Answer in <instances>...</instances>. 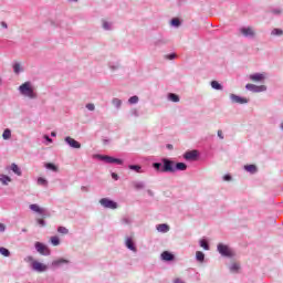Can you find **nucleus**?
Instances as JSON below:
<instances>
[{
  "instance_id": "1",
  "label": "nucleus",
  "mask_w": 283,
  "mask_h": 283,
  "mask_svg": "<svg viewBox=\"0 0 283 283\" xmlns=\"http://www.w3.org/2000/svg\"><path fill=\"white\" fill-rule=\"evenodd\" d=\"M19 92L22 94V96H27V98H36L34 86H32L31 82H24L22 85H20Z\"/></svg>"
},
{
  "instance_id": "2",
  "label": "nucleus",
  "mask_w": 283,
  "mask_h": 283,
  "mask_svg": "<svg viewBox=\"0 0 283 283\" xmlns=\"http://www.w3.org/2000/svg\"><path fill=\"white\" fill-rule=\"evenodd\" d=\"M29 207L31 211H34V213H39L42 217L41 219H36L38 224H40V227H45V218H48V216L45 214V209L41 208L36 203H32Z\"/></svg>"
},
{
  "instance_id": "3",
  "label": "nucleus",
  "mask_w": 283,
  "mask_h": 283,
  "mask_svg": "<svg viewBox=\"0 0 283 283\" xmlns=\"http://www.w3.org/2000/svg\"><path fill=\"white\" fill-rule=\"evenodd\" d=\"M24 260L25 262H30L33 271H36L38 273H44V271H48V266L44 263L34 260L33 256H27Z\"/></svg>"
},
{
  "instance_id": "4",
  "label": "nucleus",
  "mask_w": 283,
  "mask_h": 283,
  "mask_svg": "<svg viewBox=\"0 0 283 283\" xmlns=\"http://www.w3.org/2000/svg\"><path fill=\"white\" fill-rule=\"evenodd\" d=\"M161 174H174L176 171V163L167 158L161 159Z\"/></svg>"
},
{
  "instance_id": "5",
  "label": "nucleus",
  "mask_w": 283,
  "mask_h": 283,
  "mask_svg": "<svg viewBox=\"0 0 283 283\" xmlns=\"http://www.w3.org/2000/svg\"><path fill=\"white\" fill-rule=\"evenodd\" d=\"M217 249L218 252L224 258H233V251L231 250V248H229V245L219 243Z\"/></svg>"
},
{
  "instance_id": "6",
  "label": "nucleus",
  "mask_w": 283,
  "mask_h": 283,
  "mask_svg": "<svg viewBox=\"0 0 283 283\" xmlns=\"http://www.w3.org/2000/svg\"><path fill=\"white\" fill-rule=\"evenodd\" d=\"M97 158H99V160H103L104 163H107L108 165H123V160L118 159V158H114L112 156H107V155H97Z\"/></svg>"
},
{
  "instance_id": "7",
  "label": "nucleus",
  "mask_w": 283,
  "mask_h": 283,
  "mask_svg": "<svg viewBox=\"0 0 283 283\" xmlns=\"http://www.w3.org/2000/svg\"><path fill=\"white\" fill-rule=\"evenodd\" d=\"M99 203L102 207H105V209H118V203H116V201L109 200L108 198L101 199Z\"/></svg>"
},
{
  "instance_id": "8",
  "label": "nucleus",
  "mask_w": 283,
  "mask_h": 283,
  "mask_svg": "<svg viewBox=\"0 0 283 283\" xmlns=\"http://www.w3.org/2000/svg\"><path fill=\"white\" fill-rule=\"evenodd\" d=\"M35 249L40 255H50L51 253L50 248L41 242H35Z\"/></svg>"
},
{
  "instance_id": "9",
  "label": "nucleus",
  "mask_w": 283,
  "mask_h": 283,
  "mask_svg": "<svg viewBox=\"0 0 283 283\" xmlns=\"http://www.w3.org/2000/svg\"><path fill=\"white\" fill-rule=\"evenodd\" d=\"M245 87L250 91V92H254L255 94L260 93V92H266V86L265 85H255V84H247Z\"/></svg>"
},
{
  "instance_id": "10",
  "label": "nucleus",
  "mask_w": 283,
  "mask_h": 283,
  "mask_svg": "<svg viewBox=\"0 0 283 283\" xmlns=\"http://www.w3.org/2000/svg\"><path fill=\"white\" fill-rule=\"evenodd\" d=\"M250 81L253 83H262L264 78H266V75L264 73H254L249 76Z\"/></svg>"
},
{
  "instance_id": "11",
  "label": "nucleus",
  "mask_w": 283,
  "mask_h": 283,
  "mask_svg": "<svg viewBox=\"0 0 283 283\" xmlns=\"http://www.w3.org/2000/svg\"><path fill=\"white\" fill-rule=\"evenodd\" d=\"M65 143H67V145H70V147H72L73 149H81V143H78L76 139L72 138V137H65Z\"/></svg>"
},
{
  "instance_id": "12",
  "label": "nucleus",
  "mask_w": 283,
  "mask_h": 283,
  "mask_svg": "<svg viewBox=\"0 0 283 283\" xmlns=\"http://www.w3.org/2000/svg\"><path fill=\"white\" fill-rule=\"evenodd\" d=\"M230 98H231L232 103H239V105H244V104L249 103V99H247L244 97H240L235 94H231Z\"/></svg>"
},
{
  "instance_id": "13",
  "label": "nucleus",
  "mask_w": 283,
  "mask_h": 283,
  "mask_svg": "<svg viewBox=\"0 0 283 283\" xmlns=\"http://www.w3.org/2000/svg\"><path fill=\"white\" fill-rule=\"evenodd\" d=\"M184 158L186 160H197V158H198V150L186 151L185 155H184Z\"/></svg>"
},
{
  "instance_id": "14",
  "label": "nucleus",
  "mask_w": 283,
  "mask_h": 283,
  "mask_svg": "<svg viewBox=\"0 0 283 283\" xmlns=\"http://www.w3.org/2000/svg\"><path fill=\"white\" fill-rule=\"evenodd\" d=\"M240 32L243 34V36H255V31L251 27L241 28Z\"/></svg>"
},
{
  "instance_id": "15",
  "label": "nucleus",
  "mask_w": 283,
  "mask_h": 283,
  "mask_svg": "<svg viewBox=\"0 0 283 283\" xmlns=\"http://www.w3.org/2000/svg\"><path fill=\"white\" fill-rule=\"evenodd\" d=\"M161 259L166 262H171V260H174V254H171L169 251H165L161 253Z\"/></svg>"
},
{
  "instance_id": "16",
  "label": "nucleus",
  "mask_w": 283,
  "mask_h": 283,
  "mask_svg": "<svg viewBox=\"0 0 283 283\" xmlns=\"http://www.w3.org/2000/svg\"><path fill=\"white\" fill-rule=\"evenodd\" d=\"M175 171H187V164L185 163L175 164Z\"/></svg>"
},
{
  "instance_id": "17",
  "label": "nucleus",
  "mask_w": 283,
  "mask_h": 283,
  "mask_svg": "<svg viewBox=\"0 0 283 283\" xmlns=\"http://www.w3.org/2000/svg\"><path fill=\"white\" fill-rule=\"evenodd\" d=\"M157 231H159L160 233H167L169 231V226L166 223L158 224Z\"/></svg>"
},
{
  "instance_id": "18",
  "label": "nucleus",
  "mask_w": 283,
  "mask_h": 283,
  "mask_svg": "<svg viewBox=\"0 0 283 283\" xmlns=\"http://www.w3.org/2000/svg\"><path fill=\"white\" fill-rule=\"evenodd\" d=\"M61 264H70V261L65 259H57L52 262V266H61Z\"/></svg>"
},
{
  "instance_id": "19",
  "label": "nucleus",
  "mask_w": 283,
  "mask_h": 283,
  "mask_svg": "<svg viewBox=\"0 0 283 283\" xmlns=\"http://www.w3.org/2000/svg\"><path fill=\"white\" fill-rule=\"evenodd\" d=\"M126 247L130 251H136V247L134 245V240H132V238H126Z\"/></svg>"
},
{
  "instance_id": "20",
  "label": "nucleus",
  "mask_w": 283,
  "mask_h": 283,
  "mask_svg": "<svg viewBox=\"0 0 283 283\" xmlns=\"http://www.w3.org/2000/svg\"><path fill=\"white\" fill-rule=\"evenodd\" d=\"M2 138L3 140H10V138H12V132L10 130V128L4 129Z\"/></svg>"
},
{
  "instance_id": "21",
  "label": "nucleus",
  "mask_w": 283,
  "mask_h": 283,
  "mask_svg": "<svg viewBox=\"0 0 283 283\" xmlns=\"http://www.w3.org/2000/svg\"><path fill=\"white\" fill-rule=\"evenodd\" d=\"M0 182L2 185H8V182H12V178H10L9 176L7 175H1L0 176Z\"/></svg>"
},
{
  "instance_id": "22",
  "label": "nucleus",
  "mask_w": 283,
  "mask_h": 283,
  "mask_svg": "<svg viewBox=\"0 0 283 283\" xmlns=\"http://www.w3.org/2000/svg\"><path fill=\"white\" fill-rule=\"evenodd\" d=\"M168 98L172 103H180V97L177 94L170 93L168 94Z\"/></svg>"
},
{
  "instance_id": "23",
  "label": "nucleus",
  "mask_w": 283,
  "mask_h": 283,
  "mask_svg": "<svg viewBox=\"0 0 283 283\" xmlns=\"http://www.w3.org/2000/svg\"><path fill=\"white\" fill-rule=\"evenodd\" d=\"M245 171H249L250 174H255L258 171V167L255 165H247L244 166Z\"/></svg>"
},
{
  "instance_id": "24",
  "label": "nucleus",
  "mask_w": 283,
  "mask_h": 283,
  "mask_svg": "<svg viewBox=\"0 0 283 283\" xmlns=\"http://www.w3.org/2000/svg\"><path fill=\"white\" fill-rule=\"evenodd\" d=\"M11 171H13V174H15L17 176H21V168H19V166L17 164H12L11 165Z\"/></svg>"
},
{
  "instance_id": "25",
  "label": "nucleus",
  "mask_w": 283,
  "mask_h": 283,
  "mask_svg": "<svg viewBox=\"0 0 283 283\" xmlns=\"http://www.w3.org/2000/svg\"><path fill=\"white\" fill-rule=\"evenodd\" d=\"M57 233H60L61 235H67V233H70V230H67V228L65 227H59Z\"/></svg>"
},
{
  "instance_id": "26",
  "label": "nucleus",
  "mask_w": 283,
  "mask_h": 283,
  "mask_svg": "<svg viewBox=\"0 0 283 283\" xmlns=\"http://www.w3.org/2000/svg\"><path fill=\"white\" fill-rule=\"evenodd\" d=\"M50 241L53 247H59V244H61V240L59 239V237H51Z\"/></svg>"
},
{
  "instance_id": "27",
  "label": "nucleus",
  "mask_w": 283,
  "mask_h": 283,
  "mask_svg": "<svg viewBox=\"0 0 283 283\" xmlns=\"http://www.w3.org/2000/svg\"><path fill=\"white\" fill-rule=\"evenodd\" d=\"M196 258L198 262H205V253H202L201 251L196 252Z\"/></svg>"
},
{
  "instance_id": "28",
  "label": "nucleus",
  "mask_w": 283,
  "mask_h": 283,
  "mask_svg": "<svg viewBox=\"0 0 283 283\" xmlns=\"http://www.w3.org/2000/svg\"><path fill=\"white\" fill-rule=\"evenodd\" d=\"M231 273H238L240 271V265L238 263H232L230 266Z\"/></svg>"
},
{
  "instance_id": "29",
  "label": "nucleus",
  "mask_w": 283,
  "mask_h": 283,
  "mask_svg": "<svg viewBox=\"0 0 283 283\" xmlns=\"http://www.w3.org/2000/svg\"><path fill=\"white\" fill-rule=\"evenodd\" d=\"M271 34H272V36H282L283 31H282V29H273Z\"/></svg>"
},
{
  "instance_id": "30",
  "label": "nucleus",
  "mask_w": 283,
  "mask_h": 283,
  "mask_svg": "<svg viewBox=\"0 0 283 283\" xmlns=\"http://www.w3.org/2000/svg\"><path fill=\"white\" fill-rule=\"evenodd\" d=\"M46 169H51V171H59V167H56L54 164L52 163H48L45 164Z\"/></svg>"
},
{
  "instance_id": "31",
  "label": "nucleus",
  "mask_w": 283,
  "mask_h": 283,
  "mask_svg": "<svg viewBox=\"0 0 283 283\" xmlns=\"http://www.w3.org/2000/svg\"><path fill=\"white\" fill-rule=\"evenodd\" d=\"M0 253H1V255H3L4 258H10V250H9V249L0 248Z\"/></svg>"
},
{
  "instance_id": "32",
  "label": "nucleus",
  "mask_w": 283,
  "mask_h": 283,
  "mask_svg": "<svg viewBox=\"0 0 283 283\" xmlns=\"http://www.w3.org/2000/svg\"><path fill=\"white\" fill-rule=\"evenodd\" d=\"M211 87L213 90H222V85L220 83H218V81H212L211 82Z\"/></svg>"
},
{
  "instance_id": "33",
  "label": "nucleus",
  "mask_w": 283,
  "mask_h": 283,
  "mask_svg": "<svg viewBox=\"0 0 283 283\" xmlns=\"http://www.w3.org/2000/svg\"><path fill=\"white\" fill-rule=\"evenodd\" d=\"M128 169H132L133 171H136L137 174H140V166L139 165H130L128 166Z\"/></svg>"
},
{
  "instance_id": "34",
  "label": "nucleus",
  "mask_w": 283,
  "mask_h": 283,
  "mask_svg": "<svg viewBox=\"0 0 283 283\" xmlns=\"http://www.w3.org/2000/svg\"><path fill=\"white\" fill-rule=\"evenodd\" d=\"M153 167H154V169H156V171H160L161 174H163V164H160V163H155V164H153Z\"/></svg>"
},
{
  "instance_id": "35",
  "label": "nucleus",
  "mask_w": 283,
  "mask_h": 283,
  "mask_svg": "<svg viewBox=\"0 0 283 283\" xmlns=\"http://www.w3.org/2000/svg\"><path fill=\"white\" fill-rule=\"evenodd\" d=\"M200 247L205 249V251H209V243H207V240H201Z\"/></svg>"
},
{
  "instance_id": "36",
  "label": "nucleus",
  "mask_w": 283,
  "mask_h": 283,
  "mask_svg": "<svg viewBox=\"0 0 283 283\" xmlns=\"http://www.w3.org/2000/svg\"><path fill=\"white\" fill-rule=\"evenodd\" d=\"M128 103H130V105H136V103H138V96H132L129 99H128Z\"/></svg>"
},
{
  "instance_id": "37",
  "label": "nucleus",
  "mask_w": 283,
  "mask_h": 283,
  "mask_svg": "<svg viewBox=\"0 0 283 283\" xmlns=\"http://www.w3.org/2000/svg\"><path fill=\"white\" fill-rule=\"evenodd\" d=\"M112 103L115 107H120V105H123V102L118 98H114Z\"/></svg>"
},
{
  "instance_id": "38",
  "label": "nucleus",
  "mask_w": 283,
  "mask_h": 283,
  "mask_svg": "<svg viewBox=\"0 0 283 283\" xmlns=\"http://www.w3.org/2000/svg\"><path fill=\"white\" fill-rule=\"evenodd\" d=\"M13 72H14L15 74H19V72H21V64L15 63V64L13 65Z\"/></svg>"
},
{
  "instance_id": "39",
  "label": "nucleus",
  "mask_w": 283,
  "mask_h": 283,
  "mask_svg": "<svg viewBox=\"0 0 283 283\" xmlns=\"http://www.w3.org/2000/svg\"><path fill=\"white\" fill-rule=\"evenodd\" d=\"M171 25H175V28H178L180 25V20L178 18L172 19Z\"/></svg>"
},
{
  "instance_id": "40",
  "label": "nucleus",
  "mask_w": 283,
  "mask_h": 283,
  "mask_svg": "<svg viewBox=\"0 0 283 283\" xmlns=\"http://www.w3.org/2000/svg\"><path fill=\"white\" fill-rule=\"evenodd\" d=\"M38 185H48V180H45V179H43L42 177H40L39 179H38Z\"/></svg>"
},
{
  "instance_id": "41",
  "label": "nucleus",
  "mask_w": 283,
  "mask_h": 283,
  "mask_svg": "<svg viewBox=\"0 0 283 283\" xmlns=\"http://www.w3.org/2000/svg\"><path fill=\"white\" fill-rule=\"evenodd\" d=\"M96 107L94 106V104H86V109H88L90 112H94Z\"/></svg>"
},
{
  "instance_id": "42",
  "label": "nucleus",
  "mask_w": 283,
  "mask_h": 283,
  "mask_svg": "<svg viewBox=\"0 0 283 283\" xmlns=\"http://www.w3.org/2000/svg\"><path fill=\"white\" fill-rule=\"evenodd\" d=\"M218 137L223 140L224 139V135H222V130H218Z\"/></svg>"
},
{
  "instance_id": "43",
  "label": "nucleus",
  "mask_w": 283,
  "mask_h": 283,
  "mask_svg": "<svg viewBox=\"0 0 283 283\" xmlns=\"http://www.w3.org/2000/svg\"><path fill=\"white\" fill-rule=\"evenodd\" d=\"M6 231V224L0 223V233H3Z\"/></svg>"
},
{
  "instance_id": "44",
  "label": "nucleus",
  "mask_w": 283,
  "mask_h": 283,
  "mask_svg": "<svg viewBox=\"0 0 283 283\" xmlns=\"http://www.w3.org/2000/svg\"><path fill=\"white\" fill-rule=\"evenodd\" d=\"M145 187L143 184H135V189H143Z\"/></svg>"
},
{
  "instance_id": "45",
  "label": "nucleus",
  "mask_w": 283,
  "mask_h": 283,
  "mask_svg": "<svg viewBox=\"0 0 283 283\" xmlns=\"http://www.w3.org/2000/svg\"><path fill=\"white\" fill-rule=\"evenodd\" d=\"M103 28H104V30H109V24L107 22H104Z\"/></svg>"
},
{
  "instance_id": "46",
  "label": "nucleus",
  "mask_w": 283,
  "mask_h": 283,
  "mask_svg": "<svg viewBox=\"0 0 283 283\" xmlns=\"http://www.w3.org/2000/svg\"><path fill=\"white\" fill-rule=\"evenodd\" d=\"M112 178H114V180H118V175L116 172H113Z\"/></svg>"
},
{
  "instance_id": "47",
  "label": "nucleus",
  "mask_w": 283,
  "mask_h": 283,
  "mask_svg": "<svg viewBox=\"0 0 283 283\" xmlns=\"http://www.w3.org/2000/svg\"><path fill=\"white\" fill-rule=\"evenodd\" d=\"M167 57L171 61V60L176 59V54L172 53V54L168 55Z\"/></svg>"
},
{
  "instance_id": "48",
  "label": "nucleus",
  "mask_w": 283,
  "mask_h": 283,
  "mask_svg": "<svg viewBox=\"0 0 283 283\" xmlns=\"http://www.w3.org/2000/svg\"><path fill=\"white\" fill-rule=\"evenodd\" d=\"M272 12H273V14H281V13H282L281 10H274V11H272Z\"/></svg>"
},
{
  "instance_id": "49",
  "label": "nucleus",
  "mask_w": 283,
  "mask_h": 283,
  "mask_svg": "<svg viewBox=\"0 0 283 283\" xmlns=\"http://www.w3.org/2000/svg\"><path fill=\"white\" fill-rule=\"evenodd\" d=\"M45 140H48L49 143H52V138H50L48 135L44 136Z\"/></svg>"
},
{
  "instance_id": "50",
  "label": "nucleus",
  "mask_w": 283,
  "mask_h": 283,
  "mask_svg": "<svg viewBox=\"0 0 283 283\" xmlns=\"http://www.w3.org/2000/svg\"><path fill=\"white\" fill-rule=\"evenodd\" d=\"M223 180H231V177H230L229 175H226V176L223 177Z\"/></svg>"
},
{
  "instance_id": "51",
  "label": "nucleus",
  "mask_w": 283,
  "mask_h": 283,
  "mask_svg": "<svg viewBox=\"0 0 283 283\" xmlns=\"http://www.w3.org/2000/svg\"><path fill=\"white\" fill-rule=\"evenodd\" d=\"M175 283H185V282L182 280H180V279H176Z\"/></svg>"
},
{
  "instance_id": "52",
  "label": "nucleus",
  "mask_w": 283,
  "mask_h": 283,
  "mask_svg": "<svg viewBox=\"0 0 283 283\" xmlns=\"http://www.w3.org/2000/svg\"><path fill=\"white\" fill-rule=\"evenodd\" d=\"M167 149H174V145L168 144V145H167Z\"/></svg>"
},
{
  "instance_id": "53",
  "label": "nucleus",
  "mask_w": 283,
  "mask_h": 283,
  "mask_svg": "<svg viewBox=\"0 0 283 283\" xmlns=\"http://www.w3.org/2000/svg\"><path fill=\"white\" fill-rule=\"evenodd\" d=\"M2 28H8V24L6 22L1 23Z\"/></svg>"
},
{
  "instance_id": "54",
  "label": "nucleus",
  "mask_w": 283,
  "mask_h": 283,
  "mask_svg": "<svg viewBox=\"0 0 283 283\" xmlns=\"http://www.w3.org/2000/svg\"><path fill=\"white\" fill-rule=\"evenodd\" d=\"M51 136H56V133H51Z\"/></svg>"
},
{
  "instance_id": "55",
  "label": "nucleus",
  "mask_w": 283,
  "mask_h": 283,
  "mask_svg": "<svg viewBox=\"0 0 283 283\" xmlns=\"http://www.w3.org/2000/svg\"><path fill=\"white\" fill-rule=\"evenodd\" d=\"M69 1H78V0H69Z\"/></svg>"
},
{
  "instance_id": "56",
  "label": "nucleus",
  "mask_w": 283,
  "mask_h": 283,
  "mask_svg": "<svg viewBox=\"0 0 283 283\" xmlns=\"http://www.w3.org/2000/svg\"><path fill=\"white\" fill-rule=\"evenodd\" d=\"M148 193L151 196V191H148Z\"/></svg>"
}]
</instances>
